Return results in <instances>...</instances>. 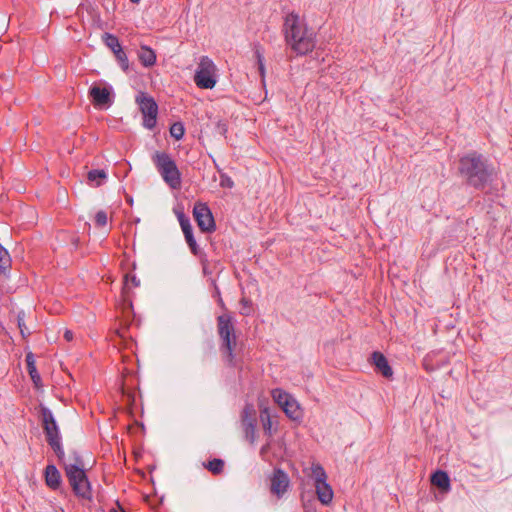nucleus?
Segmentation results:
<instances>
[{"label": "nucleus", "instance_id": "28", "mask_svg": "<svg viewBox=\"0 0 512 512\" xmlns=\"http://www.w3.org/2000/svg\"><path fill=\"white\" fill-rule=\"evenodd\" d=\"M185 128L182 122H174L170 127V135L176 140H181L184 136Z\"/></svg>", "mask_w": 512, "mask_h": 512}, {"label": "nucleus", "instance_id": "35", "mask_svg": "<svg viewBox=\"0 0 512 512\" xmlns=\"http://www.w3.org/2000/svg\"><path fill=\"white\" fill-rule=\"evenodd\" d=\"M216 131L218 134L225 136L227 133V123L223 120H219L216 123Z\"/></svg>", "mask_w": 512, "mask_h": 512}, {"label": "nucleus", "instance_id": "27", "mask_svg": "<svg viewBox=\"0 0 512 512\" xmlns=\"http://www.w3.org/2000/svg\"><path fill=\"white\" fill-rule=\"evenodd\" d=\"M260 420L262 422L263 429H264L265 433L268 434L269 436H271L272 422H271L270 414H269V411L267 408H264L261 410Z\"/></svg>", "mask_w": 512, "mask_h": 512}, {"label": "nucleus", "instance_id": "12", "mask_svg": "<svg viewBox=\"0 0 512 512\" xmlns=\"http://www.w3.org/2000/svg\"><path fill=\"white\" fill-rule=\"evenodd\" d=\"M241 424L245 439L253 444L256 440V418L255 409L252 404H246L241 413Z\"/></svg>", "mask_w": 512, "mask_h": 512}, {"label": "nucleus", "instance_id": "6", "mask_svg": "<svg viewBox=\"0 0 512 512\" xmlns=\"http://www.w3.org/2000/svg\"><path fill=\"white\" fill-rule=\"evenodd\" d=\"M195 84L201 89H212L217 83L216 66L207 56L200 58L194 75Z\"/></svg>", "mask_w": 512, "mask_h": 512}, {"label": "nucleus", "instance_id": "18", "mask_svg": "<svg viewBox=\"0 0 512 512\" xmlns=\"http://www.w3.org/2000/svg\"><path fill=\"white\" fill-rule=\"evenodd\" d=\"M282 409L285 415L293 421H300L303 417V411L293 396L286 402V405L283 406Z\"/></svg>", "mask_w": 512, "mask_h": 512}, {"label": "nucleus", "instance_id": "24", "mask_svg": "<svg viewBox=\"0 0 512 512\" xmlns=\"http://www.w3.org/2000/svg\"><path fill=\"white\" fill-rule=\"evenodd\" d=\"M11 267V258L6 250L1 244H0V272L6 273L9 268Z\"/></svg>", "mask_w": 512, "mask_h": 512}, {"label": "nucleus", "instance_id": "29", "mask_svg": "<svg viewBox=\"0 0 512 512\" xmlns=\"http://www.w3.org/2000/svg\"><path fill=\"white\" fill-rule=\"evenodd\" d=\"M176 214L183 234L193 230L189 217H187L182 211L177 212Z\"/></svg>", "mask_w": 512, "mask_h": 512}, {"label": "nucleus", "instance_id": "5", "mask_svg": "<svg viewBox=\"0 0 512 512\" xmlns=\"http://www.w3.org/2000/svg\"><path fill=\"white\" fill-rule=\"evenodd\" d=\"M65 472L74 494L79 498L90 500L92 498L91 485L84 467L65 465Z\"/></svg>", "mask_w": 512, "mask_h": 512}, {"label": "nucleus", "instance_id": "8", "mask_svg": "<svg viewBox=\"0 0 512 512\" xmlns=\"http://www.w3.org/2000/svg\"><path fill=\"white\" fill-rule=\"evenodd\" d=\"M139 109L143 114V126L149 130L155 128L157 123L158 105L153 97L141 92L136 97Z\"/></svg>", "mask_w": 512, "mask_h": 512}, {"label": "nucleus", "instance_id": "19", "mask_svg": "<svg viewBox=\"0 0 512 512\" xmlns=\"http://www.w3.org/2000/svg\"><path fill=\"white\" fill-rule=\"evenodd\" d=\"M138 58L143 66L151 67L156 62V54L153 49L146 45H142L138 52Z\"/></svg>", "mask_w": 512, "mask_h": 512}, {"label": "nucleus", "instance_id": "32", "mask_svg": "<svg viewBox=\"0 0 512 512\" xmlns=\"http://www.w3.org/2000/svg\"><path fill=\"white\" fill-rule=\"evenodd\" d=\"M255 56L257 59V65L259 73L262 77V82L264 83V77H265V64H264V56L262 54V51L259 48H256L255 50Z\"/></svg>", "mask_w": 512, "mask_h": 512}, {"label": "nucleus", "instance_id": "23", "mask_svg": "<svg viewBox=\"0 0 512 512\" xmlns=\"http://www.w3.org/2000/svg\"><path fill=\"white\" fill-rule=\"evenodd\" d=\"M292 395L286 391L276 388L272 390V398L281 408L286 405V402L291 399Z\"/></svg>", "mask_w": 512, "mask_h": 512}, {"label": "nucleus", "instance_id": "17", "mask_svg": "<svg viewBox=\"0 0 512 512\" xmlns=\"http://www.w3.org/2000/svg\"><path fill=\"white\" fill-rule=\"evenodd\" d=\"M432 485L436 486L443 493H448L451 489L450 478L447 472L437 470L431 476Z\"/></svg>", "mask_w": 512, "mask_h": 512}, {"label": "nucleus", "instance_id": "34", "mask_svg": "<svg viewBox=\"0 0 512 512\" xmlns=\"http://www.w3.org/2000/svg\"><path fill=\"white\" fill-rule=\"evenodd\" d=\"M241 305H242V309H241V314L242 315H249L250 314V306H251V301L247 298H242L241 301H240Z\"/></svg>", "mask_w": 512, "mask_h": 512}, {"label": "nucleus", "instance_id": "31", "mask_svg": "<svg viewBox=\"0 0 512 512\" xmlns=\"http://www.w3.org/2000/svg\"><path fill=\"white\" fill-rule=\"evenodd\" d=\"M217 170L220 174V186L222 188H229V189L233 188L234 181L232 180V178L228 174L222 172L218 166H217Z\"/></svg>", "mask_w": 512, "mask_h": 512}, {"label": "nucleus", "instance_id": "37", "mask_svg": "<svg viewBox=\"0 0 512 512\" xmlns=\"http://www.w3.org/2000/svg\"><path fill=\"white\" fill-rule=\"evenodd\" d=\"M269 449H270V444H269V443H267V444L263 445V446L261 447V449H260V456H261L262 458H264V457H265V455L268 453Z\"/></svg>", "mask_w": 512, "mask_h": 512}, {"label": "nucleus", "instance_id": "22", "mask_svg": "<svg viewBox=\"0 0 512 512\" xmlns=\"http://www.w3.org/2000/svg\"><path fill=\"white\" fill-rule=\"evenodd\" d=\"M203 465L213 475H219L223 472L225 463L220 458H214V459L208 461L207 463H204Z\"/></svg>", "mask_w": 512, "mask_h": 512}, {"label": "nucleus", "instance_id": "13", "mask_svg": "<svg viewBox=\"0 0 512 512\" xmlns=\"http://www.w3.org/2000/svg\"><path fill=\"white\" fill-rule=\"evenodd\" d=\"M40 414L46 441L51 440V438L55 439L61 437L58 424L52 411L48 407L41 405Z\"/></svg>", "mask_w": 512, "mask_h": 512}, {"label": "nucleus", "instance_id": "38", "mask_svg": "<svg viewBox=\"0 0 512 512\" xmlns=\"http://www.w3.org/2000/svg\"><path fill=\"white\" fill-rule=\"evenodd\" d=\"M64 338L67 341H71L73 339V332L70 331V330H66L65 333H64Z\"/></svg>", "mask_w": 512, "mask_h": 512}, {"label": "nucleus", "instance_id": "42", "mask_svg": "<svg viewBox=\"0 0 512 512\" xmlns=\"http://www.w3.org/2000/svg\"><path fill=\"white\" fill-rule=\"evenodd\" d=\"M141 0H130L131 3L133 4H138Z\"/></svg>", "mask_w": 512, "mask_h": 512}, {"label": "nucleus", "instance_id": "10", "mask_svg": "<svg viewBox=\"0 0 512 512\" xmlns=\"http://www.w3.org/2000/svg\"><path fill=\"white\" fill-rule=\"evenodd\" d=\"M194 219L202 232L212 233L216 229L213 214L206 203L196 202L193 208Z\"/></svg>", "mask_w": 512, "mask_h": 512}, {"label": "nucleus", "instance_id": "36", "mask_svg": "<svg viewBox=\"0 0 512 512\" xmlns=\"http://www.w3.org/2000/svg\"><path fill=\"white\" fill-rule=\"evenodd\" d=\"M73 457H74L75 463H73L72 465H77L78 467H83V460L77 452H73Z\"/></svg>", "mask_w": 512, "mask_h": 512}, {"label": "nucleus", "instance_id": "14", "mask_svg": "<svg viewBox=\"0 0 512 512\" xmlns=\"http://www.w3.org/2000/svg\"><path fill=\"white\" fill-rule=\"evenodd\" d=\"M270 481L271 493L281 498L287 492L290 484L288 474L281 468H275Z\"/></svg>", "mask_w": 512, "mask_h": 512}, {"label": "nucleus", "instance_id": "21", "mask_svg": "<svg viewBox=\"0 0 512 512\" xmlns=\"http://www.w3.org/2000/svg\"><path fill=\"white\" fill-rule=\"evenodd\" d=\"M106 178L107 174L102 169H93L87 173V179L90 182L95 183L96 187L100 186Z\"/></svg>", "mask_w": 512, "mask_h": 512}, {"label": "nucleus", "instance_id": "1", "mask_svg": "<svg viewBox=\"0 0 512 512\" xmlns=\"http://www.w3.org/2000/svg\"><path fill=\"white\" fill-rule=\"evenodd\" d=\"M458 172L467 186L483 191L495 177L494 165L482 154L471 151L459 159Z\"/></svg>", "mask_w": 512, "mask_h": 512}, {"label": "nucleus", "instance_id": "41", "mask_svg": "<svg viewBox=\"0 0 512 512\" xmlns=\"http://www.w3.org/2000/svg\"><path fill=\"white\" fill-rule=\"evenodd\" d=\"M215 296L221 297V296H220V291H219V289H218L217 287H216V293H215Z\"/></svg>", "mask_w": 512, "mask_h": 512}, {"label": "nucleus", "instance_id": "33", "mask_svg": "<svg viewBox=\"0 0 512 512\" xmlns=\"http://www.w3.org/2000/svg\"><path fill=\"white\" fill-rule=\"evenodd\" d=\"M108 217L107 213L103 210H100L95 215V223L97 226H105L107 224Z\"/></svg>", "mask_w": 512, "mask_h": 512}, {"label": "nucleus", "instance_id": "3", "mask_svg": "<svg viewBox=\"0 0 512 512\" xmlns=\"http://www.w3.org/2000/svg\"><path fill=\"white\" fill-rule=\"evenodd\" d=\"M230 314H222L217 317V331L221 340L220 350L229 366H235L234 349L236 346L235 328Z\"/></svg>", "mask_w": 512, "mask_h": 512}, {"label": "nucleus", "instance_id": "9", "mask_svg": "<svg viewBox=\"0 0 512 512\" xmlns=\"http://www.w3.org/2000/svg\"><path fill=\"white\" fill-rule=\"evenodd\" d=\"M93 105L99 109H108L114 103V91L111 85L92 84L88 90Z\"/></svg>", "mask_w": 512, "mask_h": 512}, {"label": "nucleus", "instance_id": "44", "mask_svg": "<svg viewBox=\"0 0 512 512\" xmlns=\"http://www.w3.org/2000/svg\"><path fill=\"white\" fill-rule=\"evenodd\" d=\"M110 512H120V511H117L116 509H112ZM121 512H124V511H121Z\"/></svg>", "mask_w": 512, "mask_h": 512}, {"label": "nucleus", "instance_id": "4", "mask_svg": "<svg viewBox=\"0 0 512 512\" xmlns=\"http://www.w3.org/2000/svg\"><path fill=\"white\" fill-rule=\"evenodd\" d=\"M152 162L158 173L161 175L163 181L171 189L180 188L182 182L181 172L170 154L167 152L156 151L152 155Z\"/></svg>", "mask_w": 512, "mask_h": 512}, {"label": "nucleus", "instance_id": "20", "mask_svg": "<svg viewBox=\"0 0 512 512\" xmlns=\"http://www.w3.org/2000/svg\"><path fill=\"white\" fill-rule=\"evenodd\" d=\"M26 365L28 373L31 377V380L35 384V386L41 385V376L37 371L34 354L32 352H28L25 357Z\"/></svg>", "mask_w": 512, "mask_h": 512}, {"label": "nucleus", "instance_id": "15", "mask_svg": "<svg viewBox=\"0 0 512 512\" xmlns=\"http://www.w3.org/2000/svg\"><path fill=\"white\" fill-rule=\"evenodd\" d=\"M373 364L377 370L383 377L391 378L393 375V370L388 363L385 355L379 351H375L371 355Z\"/></svg>", "mask_w": 512, "mask_h": 512}, {"label": "nucleus", "instance_id": "11", "mask_svg": "<svg viewBox=\"0 0 512 512\" xmlns=\"http://www.w3.org/2000/svg\"><path fill=\"white\" fill-rule=\"evenodd\" d=\"M102 39H103V42L105 43V45L113 52L121 69L124 72H128V70H129L128 57H127L125 51L123 50V48L119 42V39L115 35H113L111 33H107V32L103 34Z\"/></svg>", "mask_w": 512, "mask_h": 512}, {"label": "nucleus", "instance_id": "26", "mask_svg": "<svg viewBox=\"0 0 512 512\" xmlns=\"http://www.w3.org/2000/svg\"><path fill=\"white\" fill-rule=\"evenodd\" d=\"M184 237H185V240L191 250V253L195 256H198L201 253V249L196 242V239L193 234V230H191L190 232L184 233Z\"/></svg>", "mask_w": 512, "mask_h": 512}, {"label": "nucleus", "instance_id": "40", "mask_svg": "<svg viewBox=\"0 0 512 512\" xmlns=\"http://www.w3.org/2000/svg\"><path fill=\"white\" fill-rule=\"evenodd\" d=\"M218 303L220 306L224 307V302L221 297H218Z\"/></svg>", "mask_w": 512, "mask_h": 512}, {"label": "nucleus", "instance_id": "2", "mask_svg": "<svg viewBox=\"0 0 512 512\" xmlns=\"http://www.w3.org/2000/svg\"><path fill=\"white\" fill-rule=\"evenodd\" d=\"M283 32L287 45L297 54L306 55L316 46V34L295 13L285 17Z\"/></svg>", "mask_w": 512, "mask_h": 512}, {"label": "nucleus", "instance_id": "30", "mask_svg": "<svg viewBox=\"0 0 512 512\" xmlns=\"http://www.w3.org/2000/svg\"><path fill=\"white\" fill-rule=\"evenodd\" d=\"M17 322H18V327L20 329V333H21L22 337L27 338L28 336H30L31 332L28 330V328L25 325V313L24 312L18 313Z\"/></svg>", "mask_w": 512, "mask_h": 512}, {"label": "nucleus", "instance_id": "43", "mask_svg": "<svg viewBox=\"0 0 512 512\" xmlns=\"http://www.w3.org/2000/svg\"><path fill=\"white\" fill-rule=\"evenodd\" d=\"M128 280H129V276H128V275H126V276H125V283H127V282H128Z\"/></svg>", "mask_w": 512, "mask_h": 512}, {"label": "nucleus", "instance_id": "16", "mask_svg": "<svg viewBox=\"0 0 512 512\" xmlns=\"http://www.w3.org/2000/svg\"><path fill=\"white\" fill-rule=\"evenodd\" d=\"M46 485L52 490H57L61 486V474L54 464H49L44 470Z\"/></svg>", "mask_w": 512, "mask_h": 512}, {"label": "nucleus", "instance_id": "39", "mask_svg": "<svg viewBox=\"0 0 512 512\" xmlns=\"http://www.w3.org/2000/svg\"><path fill=\"white\" fill-rule=\"evenodd\" d=\"M130 280L134 287H138L140 285V280L135 275L131 276Z\"/></svg>", "mask_w": 512, "mask_h": 512}, {"label": "nucleus", "instance_id": "7", "mask_svg": "<svg viewBox=\"0 0 512 512\" xmlns=\"http://www.w3.org/2000/svg\"><path fill=\"white\" fill-rule=\"evenodd\" d=\"M311 475L314 479L315 490L318 500L323 505H328L333 499V490L327 483V474L320 464H313L311 466Z\"/></svg>", "mask_w": 512, "mask_h": 512}, {"label": "nucleus", "instance_id": "25", "mask_svg": "<svg viewBox=\"0 0 512 512\" xmlns=\"http://www.w3.org/2000/svg\"><path fill=\"white\" fill-rule=\"evenodd\" d=\"M48 445L51 447V449L54 451L56 456L58 457L59 461H63L65 457L64 449L61 442V437L58 438H51V440L47 441Z\"/></svg>", "mask_w": 512, "mask_h": 512}]
</instances>
